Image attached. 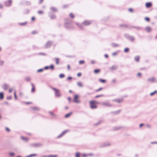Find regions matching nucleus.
Listing matches in <instances>:
<instances>
[{"mask_svg":"<svg viewBox=\"0 0 157 157\" xmlns=\"http://www.w3.org/2000/svg\"><path fill=\"white\" fill-rule=\"evenodd\" d=\"M99 102L94 100H91L89 101L90 107L91 109H95L97 108V105Z\"/></svg>","mask_w":157,"mask_h":157,"instance_id":"1","label":"nucleus"},{"mask_svg":"<svg viewBox=\"0 0 157 157\" xmlns=\"http://www.w3.org/2000/svg\"><path fill=\"white\" fill-rule=\"evenodd\" d=\"M52 89L55 91L56 95L57 97H59L60 95L59 91L58 89L52 87Z\"/></svg>","mask_w":157,"mask_h":157,"instance_id":"2","label":"nucleus"},{"mask_svg":"<svg viewBox=\"0 0 157 157\" xmlns=\"http://www.w3.org/2000/svg\"><path fill=\"white\" fill-rule=\"evenodd\" d=\"M78 96L77 95H75L74 96L73 101L75 102V103H79V101L78 100Z\"/></svg>","mask_w":157,"mask_h":157,"instance_id":"3","label":"nucleus"},{"mask_svg":"<svg viewBox=\"0 0 157 157\" xmlns=\"http://www.w3.org/2000/svg\"><path fill=\"white\" fill-rule=\"evenodd\" d=\"M147 32H150L151 31V28L149 26L146 27L144 29Z\"/></svg>","mask_w":157,"mask_h":157,"instance_id":"4","label":"nucleus"},{"mask_svg":"<svg viewBox=\"0 0 157 157\" xmlns=\"http://www.w3.org/2000/svg\"><path fill=\"white\" fill-rule=\"evenodd\" d=\"M12 3L11 0H9L6 2V5L7 6H9L11 5Z\"/></svg>","mask_w":157,"mask_h":157,"instance_id":"5","label":"nucleus"},{"mask_svg":"<svg viewBox=\"0 0 157 157\" xmlns=\"http://www.w3.org/2000/svg\"><path fill=\"white\" fill-rule=\"evenodd\" d=\"M90 23L91 22L90 21H86L83 22V24L84 25H88L90 24Z\"/></svg>","mask_w":157,"mask_h":157,"instance_id":"6","label":"nucleus"},{"mask_svg":"<svg viewBox=\"0 0 157 157\" xmlns=\"http://www.w3.org/2000/svg\"><path fill=\"white\" fill-rule=\"evenodd\" d=\"M155 79L154 77H152L148 79L147 80L149 82H153L155 81Z\"/></svg>","mask_w":157,"mask_h":157,"instance_id":"7","label":"nucleus"},{"mask_svg":"<svg viewBox=\"0 0 157 157\" xmlns=\"http://www.w3.org/2000/svg\"><path fill=\"white\" fill-rule=\"evenodd\" d=\"M72 112H71L69 113L66 114L64 116V117L65 118H67L71 116L72 114Z\"/></svg>","mask_w":157,"mask_h":157,"instance_id":"8","label":"nucleus"},{"mask_svg":"<svg viewBox=\"0 0 157 157\" xmlns=\"http://www.w3.org/2000/svg\"><path fill=\"white\" fill-rule=\"evenodd\" d=\"M145 6L147 8L150 7L152 6V4L151 2H147L146 3Z\"/></svg>","mask_w":157,"mask_h":157,"instance_id":"9","label":"nucleus"},{"mask_svg":"<svg viewBox=\"0 0 157 157\" xmlns=\"http://www.w3.org/2000/svg\"><path fill=\"white\" fill-rule=\"evenodd\" d=\"M123 101V100L122 99H117L114 100L115 102L118 103L121 102Z\"/></svg>","mask_w":157,"mask_h":157,"instance_id":"10","label":"nucleus"},{"mask_svg":"<svg viewBox=\"0 0 157 157\" xmlns=\"http://www.w3.org/2000/svg\"><path fill=\"white\" fill-rule=\"evenodd\" d=\"M31 86H32V89L31 90V91L32 92H34L35 91V87L33 83H31Z\"/></svg>","mask_w":157,"mask_h":157,"instance_id":"11","label":"nucleus"},{"mask_svg":"<svg viewBox=\"0 0 157 157\" xmlns=\"http://www.w3.org/2000/svg\"><path fill=\"white\" fill-rule=\"evenodd\" d=\"M100 70L99 69H96L94 70V73L97 74L100 72Z\"/></svg>","mask_w":157,"mask_h":157,"instance_id":"12","label":"nucleus"},{"mask_svg":"<svg viewBox=\"0 0 157 157\" xmlns=\"http://www.w3.org/2000/svg\"><path fill=\"white\" fill-rule=\"evenodd\" d=\"M2 88L4 90H6L8 88V86L6 84H4Z\"/></svg>","mask_w":157,"mask_h":157,"instance_id":"13","label":"nucleus"},{"mask_svg":"<svg viewBox=\"0 0 157 157\" xmlns=\"http://www.w3.org/2000/svg\"><path fill=\"white\" fill-rule=\"evenodd\" d=\"M140 59V57L138 56H136L135 58V60L136 62H139Z\"/></svg>","mask_w":157,"mask_h":157,"instance_id":"14","label":"nucleus"},{"mask_svg":"<svg viewBox=\"0 0 157 157\" xmlns=\"http://www.w3.org/2000/svg\"><path fill=\"white\" fill-rule=\"evenodd\" d=\"M27 24V22H25L23 23H19L20 25H26Z\"/></svg>","mask_w":157,"mask_h":157,"instance_id":"15","label":"nucleus"},{"mask_svg":"<svg viewBox=\"0 0 157 157\" xmlns=\"http://www.w3.org/2000/svg\"><path fill=\"white\" fill-rule=\"evenodd\" d=\"M3 98V94L2 92L0 93V99H2Z\"/></svg>","mask_w":157,"mask_h":157,"instance_id":"16","label":"nucleus"},{"mask_svg":"<svg viewBox=\"0 0 157 157\" xmlns=\"http://www.w3.org/2000/svg\"><path fill=\"white\" fill-rule=\"evenodd\" d=\"M59 59L58 58H56L55 59L56 63V64H59Z\"/></svg>","mask_w":157,"mask_h":157,"instance_id":"17","label":"nucleus"},{"mask_svg":"<svg viewBox=\"0 0 157 157\" xmlns=\"http://www.w3.org/2000/svg\"><path fill=\"white\" fill-rule=\"evenodd\" d=\"M69 16L70 17L72 18H73L75 17L74 14L72 13H70V14Z\"/></svg>","mask_w":157,"mask_h":157,"instance_id":"18","label":"nucleus"},{"mask_svg":"<svg viewBox=\"0 0 157 157\" xmlns=\"http://www.w3.org/2000/svg\"><path fill=\"white\" fill-rule=\"evenodd\" d=\"M157 93V91L156 90L154 92L151 93L150 94V95L151 96H152L154 94H156Z\"/></svg>","mask_w":157,"mask_h":157,"instance_id":"19","label":"nucleus"},{"mask_svg":"<svg viewBox=\"0 0 157 157\" xmlns=\"http://www.w3.org/2000/svg\"><path fill=\"white\" fill-rule=\"evenodd\" d=\"M112 46L113 47H117L118 46V45L117 44L113 43L112 44Z\"/></svg>","mask_w":157,"mask_h":157,"instance_id":"20","label":"nucleus"},{"mask_svg":"<svg viewBox=\"0 0 157 157\" xmlns=\"http://www.w3.org/2000/svg\"><path fill=\"white\" fill-rule=\"evenodd\" d=\"M99 80L102 83H105L106 81V80L104 79H99Z\"/></svg>","mask_w":157,"mask_h":157,"instance_id":"21","label":"nucleus"},{"mask_svg":"<svg viewBox=\"0 0 157 157\" xmlns=\"http://www.w3.org/2000/svg\"><path fill=\"white\" fill-rule=\"evenodd\" d=\"M65 77V75L63 74H61L59 75V77L60 78H63Z\"/></svg>","mask_w":157,"mask_h":157,"instance_id":"22","label":"nucleus"},{"mask_svg":"<svg viewBox=\"0 0 157 157\" xmlns=\"http://www.w3.org/2000/svg\"><path fill=\"white\" fill-rule=\"evenodd\" d=\"M129 50V48H125L124 50V51L125 52H128Z\"/></svg>","mask_w":157,"mask_h":157,"instance_id":"23","label":"nucleus"},{"mask_svg":"<svg viewBox=\"0 0 157 157\" xmlns=\"http://www.w3.org/2000/svg\"><path fill=\"white\" fill-rule=\"evenodd\" d=\"M77 85L79 87H82V83L80 82H78Z\"/></svg>","mask_w":157,"mask_h":157,"instance_id":"24","label":"nucleus"},{"mask_svg":"<svg viewBox=\"0 0 157 157\" xmlns=\"http://www.w3.org/2000/svg\"><path fill=\"white\" fill-rule=\"evenodd\" d=\"M84 63L85 62L83 60H80L79 62V63L80 64H84Z\"/></svg>","mask_w":157,"mask_h":157,"instance_id":"25","label":"nucleus"},{"mask_svg":"<svg viewBox=\"0 0 157 157\" xmlns=\"http://www.w3.org/2000/svg\"><path fill=\"white\" fill-rule=\"evenodd\" d=\"M104 105H105V106H111V105L110 104L108 103H104Z\"/></svg>","mask_w":157,"mask_h":157,"instance_id":"26","label":"nucleus"},{"mask_svg":"<svg viewBox=\"0 0 157 157\" xmlns=\"http://www.w3.org/2000/svg\"><path fill=\"white\" fill-rule=\"evenodd\" d=\"M145 20L148 21V22H149L150 21V19L148 17H145Z\"/></svg>","mask_w":157,"mask_h":157,"instance_id":"27","label":"nucleus"},{"mask_svg":"<svg viewBox=\"0 0 157 157\" xmlns=\"http://www.w3.org/2000/svg\"><path fill=\"white\" fill-rule=\"evenodd\" d=\"M49 68L52 70H53L54 69V67L53 65H51L49 67Z\"/></svg>","mask_w":157,"mask_h":157,"instance_id":"28","label":"nucleus"},{"mask_svg":"<svg viewBox=\"0 0 157 157\" xmlns=\"http://www.w3.org/2000/svg\"><path fill=\"white\" fill-rule=\"evenodd\" d=\"M80 156V154L78 152H77L75 154V157H79Z\"/></svg>","mask_w":157,"mask_h":157,"instance_id":"29","label":"nucleus"},{"mask_svg":"<svg viewBox=\"0 0 157 157\" xmlns=\"http://www.w3.org/2000/svg\"><path fill=\"white\" fill-rule=\"evenodd\" d=\"M103 96V95H102V94H101V95H97L95 96V98H98V97H102Z\"/></svg>","mask_w":157,"mask_h":157,"instance_id":"30","label":"nucleus"},{"mask_svg":"<svg viewBox=\"0 0 157 157\" xmlns=\"http://www.w3.org/2000/svg\"><path fill=\"white\" fill-rule=\"evenodd\" d=\"M82 75V73L80 72H79L77 74V76L78 77H80Z\"/></svg>","mask_w":157,"mask_h":157,"instance_id":"31","label":"nucleus"},{"mask_svg":"<svg viewBox=\"0 0 157 157\" xmlns=\"http://www.w3.org/2000/svg\"><path fill=\"white\" fill-rule=\"evenodd\" d=\"M102 88H99V89H97L96 90H95V91L96 92H98L100 90H102Z\"/></svg>","mask_w":157,"mask_h":157,"instance_id":"32","label":"nucleus"},{"mask_svg":"<svg viewBox=\"0 0 157 157\" xmlns=\"http://www.w3.org/2000/svg\"><path fill=\"white\" fill-rule=\"evenodd\" d=\"M14 97H15V99H17V96H16V91H14Z\"/></svg>","mask_w":157,"mask_h":157,"instance_id":"33","label":"nucleus"},{"mask_svg":"<svg viewBox=\"0 0 157 157\" xmlns=\"http://www.w3.org/2000/svg\"><path fill=\"white\" fill-rule=\"evenodd\" d=\"M37 13L39 14H41L43 13V11H38L37 12Z\"/></svg>","mask_w":157,"mask_h":157,"instance_id":"34","label":"nucleus"},{"mask_svg":"<svg viewBox=\"0 0 157 157\" xmlns=\"http://www.w3.org/2000/svg\"><path fill=\"white\" fill-rule=\"evenodd\" d=\"M43 69H39L37 70V72H42L43 71Z\"/></svg>","mask_w":157,"mask_h":157,"instance_id":"35","label":"nucleus"},{"mask_svg":"<svg viewBox=\"0 0 157 157\" xmlns=\"http://www.w3.org/2000/svg\"><path fill=\"white\" fill-rule=\"evenodd\" d=\"M35 20V17H32L31 18V20L32 21H34Z\"/></svg>","mask_w":157,"mask_h":157,"instance_id":"36","label":"nucleus"},{"mask_svg":"<svg viewBox=\"0 0 157 157\" xmlns=\"http://www.w3.org/2000/svg\"><path fill=\"white\" fill-rule=\"evenodd\" d=\"M51 18L52 19H54L55 18V16L54 15H52L51 16Z\"/></svg>","mask_w":157,"mask_h":157,"instance_id":"37","label":"nucleus"},{"mask_svg":"<svg viewBox=\"0 0 157 157\" xmlns=\"http://www.w3.org/2000/svg\"><path fill=\"white\" fill-rule=\"evenodd\" d=\"M57 155H51L49 156V157H57Z\"/></svg>","mask_w":157,"mask_h":157,"instance_id":"38","label":"nucleus"},{"mask_svg":"<svg viewBox=\"0 0 157 157\" xmlns=\"http://www.w3.org/2000/svg\"><path fill=\"white\" fill-rule=\"evenodd\" d=\"M128 10H129V11L130 12H132L133 11V9L132 8L129 9Z\"/></svg>","mask_w":157,"mask_h":157,"instance_id":"39","label":"nucleus"},{"mask_svg":"<svg viewBox=\"0 0 157 157\" xmlns=\"http://www.w3.org/2000/svg\"><path fill=\"white\" fill-rule=\"evenodd\" d=\"M67 69L69 70H70V66L69 65H67Z\"/></svg>","mask_w":157,"mask_h":157,"instance_id":"40","label":"nucleus"},{"mask_svg":"<svg viewBox=\"0 0 157 157\" xmlns=\"http://www.w3.org/2000/svg\"><path fill=\"white\" fill-rule=\"evenodd\" d=\"M49 113L52 116H54L55 114L53 113L52 112H50Z\"/></svg>","mask_w":157,"mask_h":157,"instance_id":"41","label":"nucleus"},{"mask_svg":"<svg viewBox=\"0 0 157 157\" xmlns=\"http://www.w3.org/2000/svg\"><path fill=\"white\" fill-rule=\"evenodd\" d=\"M117 54V52H114L112 54V55L113 56L116 55Z\"/></svg>","mask_w":157,"mask_h":157,"instance_id":"42","label":"nucleus"},{"mask_svg":"<svg viewBox=\"0 0 157 157\" xmlns=\"http://www.w3.org/2000/svg\"><path fill=\"white\" fill-rule=\"evenodd\" d=\"M43 1L44 0H39V3L40 4L42 3L43 2Z\"/></svg>","mask_w":157,"mask_h":157,"instance_id":"43","label":"nucleus"},{"mask_svg":"<svg viewBox=\"0 0 157 157\" xmlns=\"http://www.w3.org/2000/svg\"><path fill=\"white\" fill-rule=\"evenodd\" d=\"M137 75L139 77H141V73H138L137 74Z\"/></svg>","mask_w":157,"mask_h":157,"instance_id":"44","label":"nucleus"},{"mask_svg":"<svg viewBox=\"0 0 157 157\" xmlns=\"http://www.w3.org/2000/svg\"><path fill=\"white\" fill-rule=\"evenodd\" d=\"M45 69H48L49 68V67L46 66L44 67Z\"/></svg>","mask_w":157,"mask_h":157,"instance_id":"45","label":"nucleus"},{"mask_svg":"<svg viewBox=\"0 0 157 157\" xmlns=\"http://www.w3.org/2000/svg\"><path fill=\"white\" fill-rule=\"evenodd\" d=\"M72 78V77H68L67 78V79H68V80H70Z\"/></svg>","mask_w":157,"mask_h":157,"instance_id":"46","label":"nucleus"},{"mask_svg":"<svg viewBox=\"0 0 157 157\" xmlns=\"http://www.w3.org/2000/svg\"><path fill=\"white\" fill-rule=\"evenodd\" d=\"M3 61H0V65H2L3 64Z\"/></svg>","mask_w":157,"mask_h":157,"instance_id":"47","label":"nucleus"},{"mask_svg":"<svg viewBox=\"0 0 157 157\" xmlns=\"http://www.w3.org/2000/svg\"><path fill=\"white\" fill-rule=\"evenodd\" d=\"M10 155L11 156H13L14 155V154L13 153H10Z\"/></svg>","mask_w":157,"mask_h":157,"instance_id":"48","label":"nucleus"},{"mask_svg":"<svg viewBox=\"0 0 157 157\" xmlns=\"http://www.w3.org/2000/svg\"><path fill=\"white\" fill-rule=\"evenodd\" d=\"M144 124H140V127H141L142 126H144Z\"/></svg>","mask_w":157,"mask_h":157,"instance_id":"49","label":"nucleus"},{"mask_svg":"<svg viewBox=\"0 0 157 157\" xmlns=\"http://www.w3.org/2000/svg\"><path fill=\"white\" fill-rule=\"evenodd\" d=\"M22 139L24 140H28V139L26 138H25V137H22Z\"/></svg>","mask_w":157,"mask_h":157,"instance_id":"50","label":"nucleus"},{"mask_svg":"<svg viewBox=\"0 0 157 157\" xmlns=\"http://www.w3.org/2000/svg\"><path fill=\"white\" fill-rule=\"evenodd\" d=\"M6 131H7L8 132H9L10 131V129H9V128H6Z\"/></svg>","mask_w":157,"mask_h":157,"instance_id":"51","label":"nucleus"},{"mask_svg":"<svg viewBox=\"0 0 157 157\" xmlns=\"http://www.w3.org/2000/svg\"><path fill=\"white\" fill-rule=\"evenodd\" d=\"M36 154H32L30 156H29V157H31L32 156H36Z\"/></svg>","mask_w":157,"mask_h":157,"instance_id":"52","label":"nucleus"},{"mask_svg":"<svg viewBox=\"0 0 157 157\" xmlns=\"http://www.w3.org/2000/svg\"><path fill=\"white\" fill-rule=\"evenodd\" d=\"M3 7V6L2 4H0V9H2Z\"/></svg>","mask_w":157,"mask_h":157,"instance_id":"53","label":"nucleus"},{"mask_svg":"<svg viewBox=\"0 0 157 157\" xmlns=\"http://www.w3.org/2000/svg\"><path fill=\"white\" fill-rule=\"evenodd\" d=\"M105 57L106 58H107L108 57V56L107 55L105 54Z\"/></svg>","mask_w":157,"mask_h":157,"instance_id":"54","label":"nucleus"},{"mask_svg":"<svg viewBox=\"0 0 157 157\" xmlns=\"http://www.w3.org/2000/svg\"><path fill=\"white\" fill-rule=\"evenodd\" d=\"M67 99L69 101H70L71 100V98L70 97H68Z\"/></svg>","mask_w":157,"mask_h":157,"instance_id":"55","label":"nucleus"},{"mask_svg":"<svg viewBox=\"0 0 157 157\" xmlns=\"http://www.w3.org/2000/svg\"><path fill=\"white\" fill-rule=\"evenodd\" d=\"M12 89H10L9 90V92L10 93H11L12 92Z\"/></svg>","mask_w":157,"mask_h":157,"instance_id":"56","label":"nucleus"},{"mask_svg":"<svg viewBox=\"0 0 157 157\" xmlns=\"http://www.w3.org/2000/svg\"><path fill=\"white\" fill-rule=\"evenodd\" d=\"M91 63H92V64H94V63H95V61H91Z\"/></svg>","mask_w":157,"mask_h":157,"instance_id":"57","label":"nucleus"},{"mask_svg":"<svg viewBox=\"0 0 157 157\" xmlns=\"http://www.w3.org/2000/svg\"><path fill=\"white\" fill-rule=\"evenodd\" d=\"M131 40L132 41H133L134 40V38L133 37L131 38Z\"/></svg>","mask_w":157,"mask_h":157,"instance_id":"58","label":"nucleus"},{"mask_svg":"<svg viewBox=\"0 0 157 157\" xmlns=\"http://www.w3.org/2000/svg\"><path fill=\"white\" fill-rule=\"evenodd\" d=\"M68 109V107L67 106V107H65V109Z\"/></svg>","mask_w":157,"mask_h":157,"instance_id":"59","label":"nucleus"},{"mask_svg":"<svg viewBox=\"0 0 157 157\" xmlns=\"http://www.w3.org/2000/svg\"><path fill=\"white\" fill-rule=\"evenodd\" d=\"M36 33V32H33V34H34V33Z\"/></svg>","mask_w":157,"mask_h":157,"instance_id":"60","label":"nucleus"},{"mask_svg":"<svg viewBox=\"0 0 157 157\" xmlns=\"http://www.w3.org/2000/svg\"><path fill=\"white\" fill-rule=\"evenodd\" d=\"M82 155L84 156V157H85L86 156V155L85 154H83Z\"/></svg>","mask_w":157,"mask_h":157,"instance_id":"61","label":"nucleus"},{"mask_svg":"<svg viewBox=\"0 0 157 157\" xmlns=\"http://www.w3.org/2000/svg\"><path fill=\"white\" fill-rule=\"evenodd\" d=\"M155 38L156 39H157V35L155 36Z\"/></svg>","mask_w":157,"mask_h":157,"instance_id":"62","label":"nucleus"},{"mask_svg":"<svg viewBox=\"0 0 157 157\" xmlns=\"http://www.w3.org/2000/svg\"><path fill=\"white\" fill-rule=\"evenodd\" d=\"M153 143H154V144H157V142H153Z\"/></svg>","mask_w":157,"mask_h":157,"instance_id":"63","label":"nucleus"},{"mask_svg":"<svg viewBox=\"0 0 157 157\" xmlns=\"http://www.w3.org/2000/svg\"><path fill=\"white\" fill-rule=\"evenodd\" d=\"M32 103L31 102H30V103H27V104H31Z\"/></svg>","mask_w":157,"mask_h":157,"instance_id":"64","label":"nucleus"}]
</instances>
